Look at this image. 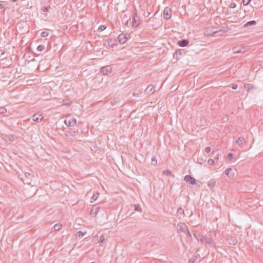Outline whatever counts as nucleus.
<instances>
[{
	"label": "nucleus",
	"mask_w": 263,
	"mask_h": 263,
	"mask_svg": "<svg viewBox=\"0 0 263 263\" xmlns=\"http://www.w3.org/2000/svg\"><path fill=\"white\" fill-rule=\"evenodd\" d=\"M184 180L189 183L191 185H195L198 187H201L202 185V182L200 181L197 180L195 178L191 175H186L184 177Z\"/></svg>",
	"instance_id": "f257e3e1"
},
{
	"label": "nucleus",
	"mask_w": 263,
	"mask_h": 263,
	"mask_svg": "<svg viewBox=\"0 0 263 263\" xmlns=\"http://www.w3.org/2000/svg\"><path fill=\"white\" fill-rule=\"evenodd\" d=\"M189 218L191 224L193 226H196L200 224V215H190Z\"/></svg>",
	"instance_id": "f03ea898"
},
{
	"label": "nucleus",
	"mask_w": 263,
	"mask_h": 263,
	"mask_svg": "<svg viewBox=\"0 0 263 263\" xmlns=\"http://www.w3.org/2000/svg\"><path fill=\"white\" fill-rule=\"evenodd\" d=\"M140 24V18L137 15V10L135 9L134 11V16L133 18L132 25L134 27H138Z\"/></svg>",
	"instance_id": "7ed1b4c3"
},
{
	"label": "nucleus",
	"mask_w": 263,
	"mask_h": 263,
	"mask_svg": "<svg viewBox=\"0 0 263 263\" xmlns=\"http://www.w3.org/2000/svg\"><path fill=\"white\" fill-rule=\"evenodd\" d=\"M193 235L198 240H200L201 242H203L204 241L206 242L207 241V237L206 236L203 235V233H201L198 231H195Z\"/></svg>",
	"instance_id": "20e7f679"
},
{
	"label": "nucleus",
	"mask_w": 263,
	"mask_h": 263,
	"mask_svg": "<svg viewBox=\"0 0 263 263\" xmlns=\"http://www.w3.org/2000/svg\"><path fill=\"white\" fill-rule=\"evenodd\" d=\"M64 123L67 126L72 127L76 125L77 120L74 118H66L64 121Z\"/></svg>",
	"instance_id": "39448f33"
},
{
	"label": "nucleus",
	"mask_w": 263,
	"mask_h": 263,
	"mask_svg": "<svg viewBox=\"0 0 263 263\" xmlns=\"http://www.w3.org/2000/svg\"><path fill=\"white\" fill-rule=\"evenodd\" d=\"M112 71V67L110 65H106L103 66L101 69V72L104 75H108L111 73Z\"/></svg>",
	"instance_id": "423d86ee"
},
{
	"label": "nucleus",
	"mask_w": 263,
	"mask_h": 263,
	"mask_svg": "<svg viewBox=\"0 0 263 263\" xmlns=\"http://www.w3.org/2000/svg\"><path fill=\"white\" fill-rule=\"evenodd\" d=\"M172 15V10L168 7L165 8L163 11V17L166 20L170 19Z\"/></svg>",
	"instance_id": "0eeeda50"
},
{
	"label": "nucleus",
	"mask_w": 263,
	"mask_h": 263,
	"mask_svg": "<svg viewBox=\"0 0 263 263\" xmlns=\"http://www.w3.org/2000/svg\"><path fill=\"white\" fill-rule=\"evenodd\" d=\"M129 210H131L132 212L130 214H134V211H137L139 212H142V209L139 204H131L129 207Z\"/></svg>",
	"instance_id": "6e6552de"
},
{
	"label": "nucleus",
	"mask_w": 263,
	"mask_h": 263,
	"mask_svg": "<svg viewBox=\"0 0 263 263\" xmlns=\"http://www.w3.org/2000/svg\"><path fill=\"white\" fill-rule=\"evenodd\" d=\"M177 229L178 232H183L186 233L187 231V228L184 223H179L177 224Z\"/></svg>",
	"instance_id": "1a4fd4ad"
},
{
	"label": "nucleus",
	"mask_w": 263,
	"mask_h": 263,
	"mask_svg": "<svg viewBox=\"0 0 263 263\" xmlns=\"http://www.w3.org/2000/svg\"><path fill=\"white\" fill-rule=\"evenodd\" d=\"M33 120L35 121L36 122H40L43 119V116L39 114H35L32 116Z\"/></svg>",
	"instance_id": "9d476101"
},
{
	"label": "nucleus",
	"mask_w": 263,
	"mask_h": 263,
	"mask_svg": "<svg viewBox=\"0 0 263 263\" xmlns=\"http://www.w3.org/2000/svg\"><path fill=\"white\" fill-rule=\"evenodd\" d=\"M125 35L123 33H121L119 35L118 37V40L119 43L121 44L125 43L127 41V38H125Z\"/></svg>",
	"instance_id": "9b49d317"
},
{
	"label": "nucleus",
	"mask_w": 263,
	"mask_h": 263,
	"mask_svg": "<svg viewBox=\"0 0 263 263\" xmlns=\"http://www.w3.org/2000/svg\"><path fill=\"white\" fill-rule=\"evenodd\" d=\"M224 173L229 178H233L235 176V172L233 171L231 168L226 169Z\"/></svg>",
	"instance_id": "f8f14e48"
},
{
	"label": "nucleus",
	"mask_w": 263,
	"mask_h": 263,
	"mask_svg": "<svg viewBox=\"0 0 263 263\" xmlns=\"http://www.w3.org/2000/svg\"><path fill=\"white\" fill-rule=\"evenodd\" d=\"M233 51L235 53H243L245 50L244 47L236 46L233 48Z\"/></svg>",
	"instance_id": "ddd939ff"
},
{
	"label": "nucleus",
	"mask_w": 263,
	"mask_h": 263,
	"mask_svg": "<svg viewBox=\"0 0 263 263\" xmlns=\"http://www.w3.org/2000/svg\"><path fill=\"white\" fill-rule=\"evenodd\" d=\"M189 44V41L186 39H183L178 42V45L180 47H184L187 46Z\"/></svg>",
	"instance_id": "4468645a"
},
{
	"label": "nucleus",
	"mask_w": 263,
	"mask_h": 263,
	"mask_svg": "<svg viewBox=\"0 0 263 263\" xmlns=\"http://www.w3.org/2000/svg\"><path fill=\"white\" fill-rule=\"evenodd\" d=\"M155 86L149 85L145 90V92L147 94H153L155 92Z\"/></svg>",
	"instance_id": "2eb2a0df"
},
{
	"label": "nucleus",
	"mask_w": 263,
	"mask_h": 263,
	"mask_svg": "<svg viewBox=\"0 0 263 263\" xmlns=\"http://www.w3.org/2000/svg\"><path fill=\"white\" fill-rule=\"evenodd\" d=\"M200 256L199 254H197L191 259H189V263H198L200 260Z\"/></svg>",
	"instance_id": "dca6fc26"
},
{
	"label": "nucleus",
	"mask_w": 263,
	"mask_h": 263,
	"mask_svg": "<svg viewBox=\"0 0 263 263\" xmlns=\"http://www.w3.org/2000/svg\"><path fill=\"white\" fill-rule=\"evenodd\" d=\"M228 28L224 27H221L217 31H213L212 32V36H215V34L220 33V32H227L228 31Z\"/></svg>",
	"instance_id": "f3484780"
},
{
	"label": "nucleus",
	"mask_w": 263,
	"mask_h": 263,
	"mask_svg": "<svg viewBox=\"0 0 263 263\" xmlns=\"http://www.w3.org/2000/svg\"><path fill=\"white\" fill-rule=\"evenodd\" d=\"M100 208V206H98L97 205H95L91 209L90 214H97L99 212V210Z\"/></svg>",
	"instance_id": "a211bd4d"
},
{
	"label": "nucleus",
	"mask_w": 263,
	"mask_h": 263,
	"mask_svg": "<svg viewBox=\"0 0 263 263\" xmlns=\"http://www.w3.org/2000/svg\"><path fill=\"white\" fill-rule=\"evenodd\" d=\"M244 87L246 89H247L248 90V92L251 91V90L252 89L254 88V85L253 84H251V83H248V84H245Z\"/></svg>",
	"instance_id": "6ab92c4d"
},
{
	"label": "nucleus",
	"mask_w": 263,
	"mask_h": 263,
	"mask_svg": "<svg viewBox=\"0 0 263 263\" xmlns=\"http://www.w3.org/2000/svg\"><path fill=\"white\" fill-rule=\"evenodd\" d=\"M65 135L67 137H75L76 136V132L75 131H66Z\"/></svg>",
	"instance_id": "aec40b11"
},
{
	"label": "nucleus",
	"mask_w": 263,
	"mask_h": 263,
	"mask_svg": "<svg viewBox=\"0 0 263 263\" xmlns=\"http://www.w3.org/2000/svg\"><path fill=\"white\" fill-rule=\"evenodd\" d=\"M197 162L198 163V164H202V163L203 162H205L206 161V159L204 158V156H201L200 157H198L197 158Z\"/></svg>",
	"instance_id": "412c9836"
},
{
	"label": "nucleus",
	"mask_w": 263,
	"mask_h": 263,
	"mask_svg": "<svg viewBox=\"0 0 263 263\" xmlns=\"http://www.w3.org/2000/svg\"><path fill=\"white\" fill-rule=\"evenodd\" d=\"M256 24V22L255 21H251L248 22L244 25V27H248L251 26H254Z\"/></svg>",
	"instance_id": "4be33fe9"
},
{
	"label": "nucleus",
	"mask_w": 263,
	"mask_h": 263,
	"mask_svg": "<svg viewBox=\"0 0 263 263\" xmlns=\"http://www.w3.org/2000/svg\"><path fill=\"white\" fill-rule=\"evenodd\" d=\"M215 184L216 181L215 179H211L208 183V186L211 188L213 187L215 185Z\"/></svg>",
	"instance_id": "5701e85b"
},
{
	"label": "nucleus",
	"mask_w": 263,
	"mask_h": 263,
	"mask_svg": "<svg viewBox=\"0 0 263 263\" xmlns=\"http://www.w3.org/2000/svg\"><path fill=\"white\" fill-rule=\"evenodd\" d=\"M86 234V232H82L81 231H79L77 233L76 236L77 237L81 238L83 236H84Z\"/></svg>",
	"instance_id": "b1692460"
},
{
	"label": "nucleus",
	"mask_w": 263,
	"mask_h": 263,
	"mask_svg": "<svg viewBox=\"0 0 263 263\" xmlns=\"http://www.w3.org/2000/svg\"><path fill=\"white\" fill-rule=\"evenodd\" d=\"M99 193H96V194H94L91 197V200H92V201H91V202L96 201L99 197Z\"/></svg>",
	"instance_id": "393cba45"
},
{
	"label": "nucleus",
	"mask_w": 263,
	"mask_h": 263,
	"mask_svg": "<svg viewBox=\"0 0 263 263\" xmlns=\"http://www.w3.org/2000/svg\"><path fill=\"white\" fill-rule=\"evenodd\" d=\"M244 140V138L242 137H239L236 140V143L241 145Z\"/></svg>",
	"instance_id": "a878e982"
},
{
	"label": "nucleus",
	"mask_w": 263,
	"mask_h": 263,
	"mask_svg": "<svg viewBox=\"0 0 263 263\" xmlns=\"http://www.w3.org/2000/svg\"><path fill=\"white\" fill-rule=\"evenodd\" d=\"M62 227V224L57 223L53 226V228L55 231H59L61 229Z\"/></svg>",
	"instance_id": "bb28decb"
},
{
	"label": "nucleus",
	"mask_w": 263,
	"mask_h": 263,
	"mask_svg": "<svg viewBox=\"0 0 263 263\" xmlns=\"http://www.w3.org/2000/svg\"><path fill=\"white\" fill-rule=\"evenodd\" d=\"M115 42H116V41H113L111 39L108 40V44L109 46H111L112 47H113L115 45L116 43Z\"/></svg>",
	"instance_id": "cd10ccee"
},
{
	"label": "nucleus",
	"mask_w": 263,
	"mask_h": 263,
	"mask_svg": "<svg viewBox=\"0 0 263 263\" xmlns=\"http://www.w3.org/2000/svg\"><path fill=\"white\" fill-rule=\"evenodd\" d=\"M105 237L102 235L101 238H100V240H99V245L100 246H102L103 244V243L105 241Z\"/></svg>",
	"instance_id": "c85d7f7f"
},
{
	"label": "nucleus",
	"mask_w": 263,
	"mask_h": 263,
	"mask_svg": "<svg viewBox=\"0 0 263 263\" xmlns=\"http://www.w3.org/2000/svg\"><path fill=\"white\" fill-rule=\"evenodd\" d=\"M45 49V46L44 45H40L37 46V50L39 51H42Z\"/></svg>",
	"instance_id": "c756f323"
},
{
	"label": "nucleus",
	"mask_w": 263,
	"mask_h": 263,
	"mask_svg": "<svg viewBox=\"0 0 263 263\" xmlns=\"http://www.w3.org/2000/svg\"><path fill=\"white\" fill-rule=\"evenodd\" d=\"M50 8V6L48 7H44L42 8V11L44 12H47L49 11V9Z\"/></svg>",
	"instance_id": "7c9ffc66"
},
{
	"label": "nucleus",
	"mask_w": 263,
	"mask_h": 263,
	"mask_svg": "<svg viewBox=\"0 0 263 263\" xmlns=\"http://www.w3.org/2000/svg\"><path fill=\"white\" fill-rule=\"evenodd\" d=\"M7 112V109L5 107H0V114H3Z\"/></svg>",
	"instance_id": "2f4dec72"
},
{
	"label": "nucleus",
	"mask_w": 263,
	"mask_h": 263,
	"mask_svg": "<svg viewBox=\"0 0 263 263\" xmlns=\"http://www.w3.org/2000/svg\"><path fill=\"white\" fill-rule=\"evenodd\" d=\"M106 27L105 25H101L99 27L98 31L99 32L102 31L106 29Z\"/></svg>",
	"instance_id": "473e14b6"
},
{
	"label": "nucleus",
	"mask_w": 263,
	"mask_h": 263,
	"mask_svg": "<svg viewBox=\"0 0 263 263\" xmlns=\"http://www.w3.org/2000/svg\"><path fill=\"white\" fill-rule=\"evenodd\" d=\"M49 33L47 31H43L41 34V36L43 37H47Z\"/></svg>",
	"instance_id": "72a5a7b5"
},
{
	"label": "nucleus",
	"mask_w": 263,
	"mask_h": 263,
	"mask_svg": "<svg viewBox=\"0 0 263 263\" xmlns=\"http://www.w3.org/2000/svg\"><path fill=\"white\" fill-rule=\"evenodd\" d=\"M233 158V154L232 153H229L227 155V159L228 160L231 161Z\"/></svg>",
	"instance_id": "f704fd0d"
},
{
	"label": "nucleus",
	"mask_w": 263,
	"mask_h": 263,
	"mask_svg": "<svg viewBox=\"0 0 263 263\" xmlns=\"http://www.w3.org/2000/svg\"><path fill=\"white\" fill-rule=\"evenodd\" d=\"M177 214H184V210L181 208H178L177 211Z\"/></svg>",
	"instance_id": "c9c22d12"
},
{
	"label": "nucleus",
	"mask_w": 263,
	"mask_h": 263,
	"mask_svg": "<svg viewBox=\"0 0 263 263\" xmlns=\"http://www.w3.org/2000/svg\"><path fill=\"white\" fill-rule=\"evenodd\" d=\"M208 163L210 165H213L214 164V160L212 159H209Z\"/></svg>",
	"instance_id": "e433bc0d"
},
{
	"label": "nucleus",
	"mask_w": 263,
	"mask_h": 263,
	"mask_svg": "<svg viewBox=\"0 0 263 263\" xmlns=\"http://www.w3.org/2000/svg\"><path fill=\"white\" fill-rule=\"evenodd\" d=\"M251 1V0H242V3L243 5L246 6L250 3Z\"/></svg>",
	"instance_id": "4c0bfd02"
},
{
	"label": "nucleus",
	"mask_w": 263,
	"mask_h": 263,
	"mask_svg": "<svg viewBox=\"0 0 263 263\" xmlns=\"http://www.w3.org/2000/svg\"><path fill=\"white\" fill-rule=\"evenodd\" d=\"M211 147H206L204 149V152L206 154L209 153L211 152Z\"/></svg>",
	"instance_id": "58836bf2"
},
{
	"label": "nucleus",
	"mask_w": 263,
	"mask_h": 263,
	"mask_svg": "<svg viewBox=\"0 0 263 263\" xmlns=\"http://www.w3.org/2000/svg\"><path fill=\"white\" fill-rule=\"evenodd\" d=\"M156 162H157L156 159L155 157H154L153 158H152V163L153 164H154L156 163Z\"/></svg>",
	"instance_id": "ea45409f"
},
{
	"label": "nucleus",
	"mask_w": 263,
	"mask_h": 263,
	"mask_svg": "<svg viewBox=\"0 0 263 263\" xmlns=\"http://www.w3.org/2000/svg\"><path fill=\"white\" fill-rule=\"evenodd\" d=\"M236 4H235L234 3H232L230 4V7L231 8H232V9H233V8H235V7H236Z\"/></svg>",
	"instance_id": "a19ab883"
},
{
	"label": "nucleus",
	"mask_w": 263,
	"mask_h": 263,
	"mask_svg": "<svg viewBox=\"0 0 263 263\" xmlns=\"http://www.w3.org/2000/svg\"><path fill=\"white\" fill-rule=\"evenodd\" d=\"M237 87H238V86H237V84H232V87H232V88L233 89H237Z\"/></svg>",
	"instance_id": "79ce46f5"
},
{
	"label": "nucleus",
	"mask_w": 263,
	"mask_h": 263,
	"mask_svg": "<svg viewBox=\"0 0 263 263\" xmlns=\"http://www.w3.org/2000/svg\"><path fill=\"white\" fill-rule=\"evenodd\" d=\"M25 175L27 178L30 177V176L31 175L30 173H25Z\"/></svg>",
	"instance_id": "37998d69"
},
{
	"label": "nucleus",
	"mask_w": 263,
	"mask_h": 263,
	"mask_svg": "<svg viewBox=\"0 0 263 263\" xmlns=\"http://www.w3.org/2000/svg\"><path fill=\"white\" fill-rule=\"evenodd\" d=\"M212 32H213V31H210L209 32H208L207 31L206 33H204V34H206V35H212Z\"/></svg>",
	"instance_id": "c03bdc74"
},
{
	"label": "nucleus",
	"mask_w": 263,
	"mask_h": 263,
	"mask_svg": "<svg viewBox=\"0 0 263 263\" xmlns=\"http://www.w3.org/2000/svg\"><path fill=\"white\" fill-rule=\"evenodd\" d=\"M185 234H186L189 237H191L192 236L191 233H190V232L188 230H187V231H186V233H185Z\"/></svg>",
	"instance_id": "a18cd8bd"
},
{
	"label": "nucleus",
	"mask_w": 263,
	"mask_h": 263,
	"mask_svg": "<svg viewBox=\"0 0 263 263\" xmlns=\"http://www.w3.org/2000/svg\"><path fill=\"white\" fill-rule=\"evenodd\" d=\"M4 6L3 4H0V9H3L4 8Z\"/></svg>",
	"instance_id": "49530a36"
},
{
	"label": "nucleus",
	"mask_w": 263,
	"mask_h": 263,
	"mask_svg": "<svg viewBox=\"0 0 263 263\" xmlns=\"http://www.w3.org/2000/svg\"><path fill=\"white\" fill-rule=\"evenodd\" d=\"M5 54V50H2L1 51V55H4Z\"/></svg>",
	"instance_id": "de8ad7c7"
},
{
	"label": "nucleus",
	"mask_w": 263,
	"mask_h": 263,
	"mask_svg": "<svg viewBox=\"0 0 263 263\" xmlns=\"http://www.w3.org/2000/svg\"><path fill=\"white\" fill-rule=\"evenodd\" d=\"M124 35H125V38H127V39H128L127 36H129V35L128 34H125Z\"/></svg>",
	"instance_id": "09e8293b"
},
{
	"label": "nucleus",
	"mask_w": 263,
	"mask_h": 263,
	"mask_svg": "<svg viewBox=\"0 0 263 263\" xmlns=\"http://www.w3.org/2000/svg\"><path fill=\"white\" fill-rule=\"evenodd\" d=\"M13 2H15L16 1H17L18 0H11Z\"/></svg>",
	"instance_id": "8fccbe9b"
},
{
	"label": "nucleus",
	"mask_w": 263,
	"mask_h": 263,
	"mask_svg": "<svg viewBox=\"0 0 263 263\" xmlns=\"http://www.w3.org/2000/svg\"><path fill=\"white\" fill-rule=\"evenodd\" d=\"M128 22L127 21V22L126 23L125 25H126V26H127V25H128Z\"/></svg>",
	"instance_id": "3c124183"
},
{
	"label": "nucleus",
	"mask_w": 263,
	"mask_h": 263,
	"mask_svg": "<svg viewBox=\"0 0 263 263\" xmlns=\"http://www.w3.org/2000/svg\"><path fill=\"white\" fill-rule=\"evenodd\" d=\"M120 216V214H118L117 220L118 219V217Z\"/></svg>",
	"instance_id": "603ef678"
},
{
	"label": "nucleus",
	"mask_w": 263,
	"mask_h": 263,
	"mask_svg": "<svg viewBox=\"0 0 263 263\" xmlns=\"http://www.w3.org/2000/svg\"><path fill=\"white\" fill-rule=\"evenodd\" d=\"M90 263H97V262H95V261H93V262H90Z\"/></svg>",
	"instance_id": "864d4df0"
},
{
	"label": "nucleus",
	"mask_w": 263,
	"mask_h": 263,
	"mask_svg": "<svg viewBox=\"0 0 263 263\" xmlns=\"http://www.w3.org/2000/svg\"><path fill=\"white\" fill-rule=\"evenodd\" d=\"M218 31V30H215L214 31Z\"/></svg>",
	"instance_id": "5fc2aeb1"
}]
</instances>
